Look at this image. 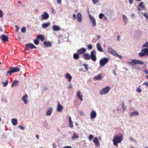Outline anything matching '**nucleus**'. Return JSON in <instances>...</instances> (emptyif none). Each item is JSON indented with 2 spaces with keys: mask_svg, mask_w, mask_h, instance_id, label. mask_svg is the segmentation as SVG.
I'll list each match as a JSON object with an SVG mask.
<instances>
[{
  "mask_svg": "<svg viewBox=\"0 0 148 148\" xmlns=\"http://www.w3.org/2000/svg\"><path fill=\"white\" fill-rule=\"evenodd\" d=\"M123 135L119 133L115 136L112 140L113 144L115 146H118V143H121L123 140Z\"/></svg>",
  "mask_w": 148,
  "mask_h": 148,
  "instance_id": "f257e3e1",
  "label": "nucleus"
},
{
  "mask_svg": "<svg viewBox=\"0 0 148 148\" xmlns=\"http://www.w3.org/2000/svg\"><path fill=\"white\" fill-rule=\"evenodd\" d=\"M132 61L128 62V64L132 66H134L136 64L141 65L144 64V63L143 61L136 59H132Z\"/></svg>",
  "mask_w": 148,
  "mask_h": 148,
  "instance_id": "f03ea898",
  "label": "nucleus"
},
{
  "mask_svg": "<svg viewBox=\"0 0 148 148\" xmlns=\"http://www.w3.org/2000/svg\"><path fill=\"white\" fill-rule=\"evenodd\" d=\"M110 90V87L108 86L101 89L99 91V93L101 95H105L108 94Z\"/></svg>",
  "mask_w": 148,
  "mask_h": 148,
  "instance_id": "7ed1b4c3",
  "label": "nucleus"
},
{
  "mask_svg": "<svg viewBox=\"0 0 148 148\" xmlns=\"http://www.w3.org/2000/svg\"><path fill=\"white\" fill-rule=\"evenodd\" d=\"M108 51L109 53H111L112 55L114 56H115L119 57L120 59L122 58V56H121L119 55L117 52L114 50L112 47H109L108 49Z\"/></svg>",
  "mask_w": 148,
  "mask_h": 148,
  "instance_id": "20e7f679",
  "label": "nucleus"
},
{
  "mask_svg": "<svg viewBox=\"0 0 148 148\" xmlns=\"http://www.w3.org/2000/svg\"><path fill=\"white\" fill-rule=\"evenodd\" d=\"M108 58H104L101 59L99 61V64L101 67H103L106 64L109 62Z\"/></svg>",
  "mask_w": 148,
  "mask_h": 148,
  "instance_id": "39448f33",
  "label": "nucleus"
},
{
  "mask_svg": "<svg viewBox=\"0 0 148 148\" xmlns=\"http://www.w3.org/2000/svg\"><path fill=\"white\" fill-rule=\"evenodd\" d=\"M41 18H40L41 20H47L49 17V14L46 12H45L41 15Z\"/></svg>",
  "mask_w": 148,
  "mask_h": 148,
  "instance_id": "423d86ee",
  "label": "nucleus"
},
{
  "mask_svg": "<svg viewBox=\"0 0 148 148\" xmlns=\"http://www.w3.org/2000/svg\"><path fill=\"white\" fill-rule=\"evenodd\" d=\"M96 51L95 50H93L91 52L90 58L94 62L95 61L97 60L96 56Z\"/></svg>",
  "mask_w": 148,
  "mask_h": 148,
  "instance_id": "0eeeda50",
  "label": "nucleus"
},
{
  "mask_svg": "<svg viewBox=\"0 0 148 148\" xmlns=\"http://www.w3.org/2000/svg\"><path fill=\"white\" fill-rule=\"evenodd\" d=\"M89 16L90 18V21L92 23L93 26L95 27L96 25V20L93 16L89 14Z\"/></svg>",
  "mask_w": 148,
  "mask_h": 148,
  "instance_id": "6e6552de",
  "label": "nucleus"
},
{
  "mask_svg": "<svg viewBox=\"0 0 148 148\" xmlns=\"http://www.w3.org/2000/svg\"><path fill=\"white\" fill-rule=\"evenodd\" d=\"M9 69H11L12 73L19 72L20 71V69L18 67H12L11 66L9 68Z\"/></svg>",
  "mask_w": 148,
  "mask_h": 148,
  "instance_id": "1a4fd4ad",
  "label": "nucleus"
},
{
  "mask_svg": "<svg viewBox=\"0 0 148 148\" xmlns=\"http://www.w3.org/2000/svg\"><path fill=\"white\" fill-rule=\"evenodd\" d=\"M28 98V96L27 94L25 95L22 97V100L25 104H27L28 103L29 101Z\"/></svg>",
  "mask_w": 148,
  "mask_h": 148,
  "instance_id": "9d476101",
  "label": "nucleus"
},
{
  "mask_svg": "<svg viewBox=\"0 0 148 148\" xmlns=\"http://www.w3.org/2000/svg\"><path fill=\"white\" fill-rule=\"evenodd\" d=\"M97 115V114L96 112L92 110L90 114V118L91 119H95Z\"/></svg>",
  "mask_w": 148,
  "mask_h": 148,
  "instance_id": "9b49d317",
  "label": "nucleus"
},
{
  "mask_svg": "<svg viewBox=\"0 0 148 148\" xmlns=\"http://www.w3.org/2000/svg\"><path fill=\"white\" fill-rule=\"evenodd\" d=\"M53 111V108L52 107H50L48 108L47 111L46 115L47 116H50Z\"/></svg>",
  "mask_w": 148,
  "mask_h": 148,
  "instance_id": "f8f14e48",
  "label": "nucleus"
},
{
  "mask_svg": "<svg viewBox=\"0 0 148 148\" xmlns=\"http://www.w3.org/2000/svg\"><path fill=\"white\" fill-rule=\"evenodd\" d=\"M77 21L79 22H81L82 21V16L81 13L80 12L77 13Z\"/></svg>",
  "mask_w": 148,
  "mask_h": 148,
  "instance_id": "ddd939ff",
  "label": "nucleus"
},
{
  "mask_svg": "<svg viewBox=\"0 0 148 148\" xmlns=\"http://www.w3.org/2000/svg\"><path fill=\"white\" fill-rule=\"evenodd\" d=\"M0 37L1 40L3 42H6L8 41V38L7 36L4 34H3Z\"/></svg>",
  "mask_w": 148,
  "mask_h": 148,
  "instance_id": "4468645a",
  "label": "nucleus"
},
{
  "mask_svg": "<svg viewBox=\"0 0 148 148\" xmlns=\"http://www.w3.org/2000/svg\"><path fill=\"white\" fill-rule=\"evenodd\" d=\"M97 51L100 52H103V50L102 48L101 45L99 43H97Z\"/></svg>",
  "mask_w": 148,
  "mask_h": 148,
  "instance_id": "2eb2a0df",
  "label": "nucleus"
},
{
  "mask_svg": "<svg viewBox=\"0 0 148 148\" xmlns=\"http://www.w3.org/2000/svg\"><path fill=\"white\" fill-rule=\"evenodd\" d=\"M26 47L27 48H29L31 49H33L36 48L34 45L31 43H28L25 45Z\"/></svg>",
  "mask_w": 148,
  "mask_h": 148,
  "instance_id": "dca6fc26",
  "label": "nucleus"
},
{
  "mask_svg": "<svg viewBox=\"0 0 148 148\" xmlns=\"http://www.w3.org/2000/svg\"><path fill=\"white\" fill-rule=\"evenodd\" d=\"M103 78L102 75L99 74L93 77V79L95 80H99L102 79Z\"/></svg>",
  "mask_w": 148,
  "mask_h": 148,
  "instance_id": "f3484780",
  "label": "nucleus"
},
{
  "mask_svg": "<svg viewBox=\"0 0 148 148\" xmlns=\"http://www.w3.org/2000/svg\"><path fill=\"white\" fill-rule=\"evenodd\" d=\"M93 142L96 147H99V143L98 138L95 137L93 140Z\"/></svg>",
  "mask_w": 148,
  "mask_h": 148,
  "instance_id": "a211bd4d",
  "label": "nucleus"
},
{
  "mask_svg": "<svg viewBox=\"0 0 148 148\" xmlns=\"http://www.w3.org/2000/svg\"><path fill=\"white\" fill-rule=\"evenodd\" d=\"M63 109V107L60 104V103L59 102L57 108V111L58 112H60L62 111Z\"/></svg>",
  "mask_w": 148,
  "mask_h": 148,
  "instance_id": "6ab92c4d",
  "label": "nucleus"
},
{
  "mask_svg": "<svg viewBox=\"0 0 148 148\" xmlns=\"http://www.w3.org/2000/svg\"><path fill=\"white\" fill-rule=\"evenodd\" d=\"M84 58L86 60H90L91 58H90V55L88 53L84 54Z\"/></svg>",
  "mask_w": 148,
  "mask_h": 148,
  "instance_id": "aec40b11",
  "label": "nucleus"
},
{
  "mask_svg": "<svg viewBox=\"0 0 148 148\" xmlns=\"http://www.w3.org/2000/svg\"><path fill=\"white\" fill-rule=\"evenodd\" d=\"M86 49L84 48H82L81 49H79L77 51V53L79 54H81L85 52L86 51Z\"/></svg>",
  "mask_w": 148,
  "mask_h": 148,
  "instance_id": "412c9836",
  "label": "nucleus"
},
{
  "mask_svg": "<svg viewBox=\"0 0 148 148\" xmlns=\"http://www.w3.org/2000/svg\"><path fill=\"white\" fill-rule=\"evenodd\" d=\"M44 44L45 46V47H51L52 46V45L51 44V43L49 41H45L44 42Z\"/></svg>",
  "mask_w": 148,
  "mask_h": 148,
  "instance_id": "4be33fe9",
  "label": "nucleus"
},
{
  "mask_svg": "<svg viewBox=\"0 0 148 148\" xmlns=\"http://www.w3.org/2000/svg\"><path fill=\"white\" fill-rule=\"evenodd\" d=\"M123 22L125 25L127 24L128 22V18L127 16L125 15H123Z\"/></svg>",
  "mask_w": 148,
  "mask_h": 148,
  "instance_id": "5701e85b",
  "label": "nucleus"
},
{
  "mask_svg": "<svg viewBox=\"0 0 148 148\" xmlns=\"http://www.w3.org/2000/svg\"><path fill=\"white\" fill-rule=\"evenodd\" d=\"M19 81L17 80H14L11 84V87H16L18 85Z\"/></svg>",
  "mask_w": 148,
  "mask_h": 148,
  "instance_id": "b1692460",
  "label": "nucleus"
},
{
  "mask_svg": "<svg viewBox=\"0 0 148 148\" xmlns=\"http://www.w3.org/2000/svg\"><path fill=\"white\" fill-rule=\"evenodd\" d=\"M139 115V113L137 111H134L132 112L130 115V116L132 117L135 116H138Z\"/></svg>",
  "mask_w": 148,
  "mask_h": 148,
  "instance_id": "393cba45",
  "label": "nucleus"
},
{
  "mask_svg": "<svg viewBox=\"0 0 148 148\" xmlns=\"http://www.w3.org/2000/svg\"><path fill=\"white\" fill-rule=\"evenodd\" d=\"M69 126L71 128H73V122L71 120V118L70 116L69 117Z\"/></svg>",
  "mask_w": 148,
  "mask_h": 148,
  "instance_id": "a878e982",
  "label": "nucleus"
},
{
  "mask_svg": "<svg viewBox=\"0 0 148 148\" xmlns=\"http://www.w3.org/2000/svg\"><path fill=\"white\" fill-rule=\"evenodd\" d=\"M54 31H58L60 30V27L57 25H54L52 27Z\"/></svg>",
  "mask_w": 148,
  "mask_h": 148,
  "instance_id": "bb28decb",
  "label": "nucleus"
},
{
  "mask_svg": "<svg viewBox=\"0 0 148 148\" xmlns=\"http://www.w3.org/2000/svg\"><path fill=\"white\" fill-rule=\"evenodd\" d=\"M17 120L16 119H13L11 121V123L13 125L15 126L17 123Z\"/></svg>",
  "mask_w": 148,
  "mask_h": 148,
  "instance_id": "cd10ccee",
  "label": "nucleus"
},
{
  "mask_svg": "<svg viewBox=\"0 0 148 148\" xmlns=\"http://www.w3.org/2000/svg\"><path fill=\"white\" fill-rule=\"evenodd\" d=\"M50 23L48 22L47 23H45L42 24V27L44 28L47 27L50 25Z\"/></svg>",
  "mask_w": 148,
  "mask_h": 148,
  "instance_id": "c85d7f7f",
  "label": "nucleus"
},
{
  "mask_svg": "<svg viewBox=\"0 0 148 148\" xmlns=\"http://www.w3.org/2000/svg\"><path fill=\"white\" fill-rule=\"evenodd\" d=\"M141 52H144L145 55L148 56V49L147 48H145L142 49L141 50Z\"/></svg>",
  "mask_w": 148,
  "mask_h": 148,
  "instance_id": "c756f323",
  "label": "nucleus"
},
{
  "mask_svg": "<svg viewBox=\"0 0 148 148\" xmlns=\"http://www.w3.org/2000/svg\"><path fill=\"white\" fill-rule=\"evenodd\" d=\"M66 77L69 80V82H70L72 79V77L68 73H66Z\"/></svg>",
  "mask_w": 148,
  "mask_h": 148,
  "instance_id": "7c9ffc66",
  "label": "nucleus"
},
{
  "mask_svg": "<svg viewBox=\"0 0 148 148\" xmlns=\"http://www.w3.org/2000/svg\"><path fill=\"white\" fill-rule=\"evenodd\" d=\"M37 38L43 41L44 40V36L43 35L40 34L37 36Z\"/></svg>",
  "mask_w": 148,
  "mask_h": 148,
  "instance_id": "2f4dec72",
  "label": "nucleus"
},
{
  "mask_svg": "<svg viewBox=\"0 0 148 148\" xmlns=\"http://www.w3.org/2000/svg\"><path fill=\"white\" fill-rule=\"evenodd\" d=\"M79 138V137L77 136L75 133H73V135L72 137V139L73 140H75V139H77V138Z\"/></svg>",
  "mask_w": 148,
  "mask_h": 148,
  "instance_id": "473e14b6",
  "label": "nucleus"
},
{
  "mask_svg": "<svg viewBox=\"0 0 148 148\" xmlns=\"http://www.w3.org/2000/svg\"><path fill=\"white\" fill-rule=\"evenodd\" d=\"M73 58L75 59H78L79 58V54L77 53H75L74 54L73 56Z\"/></svg>",
  "mask_w": 148,
  "mask_h": 148,
  "instance_id": "72a5a7b5",
  "label": "nucleus"
},
{
  "mask_svg": "<svg viewBox=\"0 0 148 148\" xmlns=\"http://www.w3.org/2000/svg\"><path fill=\"white\" fill-rule=\"evenodd\" d=\"M8 80L7 79L5 82H3L2 84H3V86L5 87L8 84Z\"/></svg>",
  "mask_w": 148,
  "mask_h": 148,
  "instance_id": "f704fd0d",
  "label": "nucleus"
},
{
  "mask_svg": "<svg viewBox=\"0 0 148 148\" xmlns=\"http://www.w3.org/2000/svg\"><path fill=\"white\" fill-rule=\"evenodd\" d=\"M81 92L80 90H78L77 93V95L78 98H80L81 96H83L82 95H81Z\"/></svg>",
  "mask_w": 148,
  "mask_h": 148,
  "instance_id": "c9c22d12",
  "label": "nucleus"
},
{
  "mask_svg": "<svg viewBox=\"0 0 148 148\" xmlns=\"http://www.w3.org/2000/svg\"><path fill=\"white\" fill-rule=\"evenodd\" d=\"M144 3L143 2H141L138 5V6L141 7L142 8H143L144 10L145 9V7L143 5Z\"/></svg>",
  "mask_w": 148,
  "mask_h": 148,
  "instance_id": "e433bc0d",
  "label": "nucleus"
},
{
  "mask_svg": "<svg viewBox=\"0 0 148 148\" xmlns=\"http://www.w3.org/2000/svg\"><path fill=\"white\" fill-rule=\"evenodd\" d=\"M26 28L25 27H23L21 29V31L22 33H24L26 32Z\"/></svg>",
  "mask_w": 148,
  "mask_h": 148,
  "instance_id": "4c0bfd02",
  "label": "nucleus"
},
{
  "mask_svg": "<svg viewBox=\"0 0 148 148\" xmlns=\"http://www.w3.org/2000/svg\"><path fill=\"white\" fill-rule=\"evenodd\" d=\"M145 55L144 52H141L139 53V56L140 57H143Z\"/></svg>",
  "mask_w": 148,
  "mask_h": 148,
  "instance_id": "58836bf2",
  "label": "nucleus"
},
{
  "mask_svg": "<svg viewBox=\"0 0 148 148\" xmlns=\"http://www.w3.org/2000/svg\"><path fill=\"white\" fill-rule=\"evenodd\" d=\"M78 112L82 116H84V115L85 114L83 111L79 110H78Z\"/></svg>",
  "mask_w": 148,
  "mask_h": 148,
  "instance_id": "ea45409f",
  "label": "nucleus"
},
{
  "mask_svg": "<svg viewBox=\"0 0 148 148\" xmlns=\"http://www.w3.org/2000/svg\"><path fill=\"white\" fill-rule=\"evenodd\" d=\"M83 65L84 66L85 68L86 71H88V65L86 64H83Z\"/></svg>",
  "mask_w": 148,
  "mask_h": 148,
  "instance_id": "a19ab883",
  "label": "nucleus"
},
{
  "mask_svg": "<svg viewBox=\"0 0 148 148\" xmlns=\"http://www.w3.org/2000/svg\"><path fill=\"white\" fill-rule=\"evenodd\" d=\"M122 105L123 111H125V109H126V107L125 106V104L124 103H122Z\"/></svg>",
  "mask_w": 148,
  "mask_h": 148,
  "instance_id": "79ce46f5",
  "label": "nucleus"
},
{
  "mask_svg": "<svg viewBox=\"0 0 148 148\" xmlns=\"http://www.w3.org/2000/svg\"><path fill=\"white\" fill-rule=\"evenodd\" d=\"M142 14H143L144 16L147 19H148V14L147 13H142Z\"/></svg>",
  "mask_w": 148,
  "mask_h": 148,
  "instance_id": "37998d69",
  "label": "nucleus"
},
{
  "mask_svg": "<svg viewBox=\"0 0 148 148\" xmlns=\"http://www.w3.org/2000/svg\"><path fill=\"white\" fill-rule=\"evenodd\" d=\"M93 137L94 136L93 135H90L89 136L88 139L90 140L91 141L92 140Z\"/></svg>",
  "mask_w": 148,
  "mask_h": 148,
  "instance_id": "c03bdc74",
  "label": "nucleus"
},
{
  "mask_svg": "<svg viewBox=\"0 0 148 148\" xmlns=\"http://www.w3.org/2000/svg\"><path fill=\"white\" fill-rule=\"evenodd\" d=\"M92 3L95 4H96L99 2V0H92Z\"/></svg>",
  "mask_w": 148,
  "mask_h": 148,
  "instance_id": "a18cd8bd",
  "label": "nucleus"
},
{
  "mask_svg": "<svg viewBox=\"0 0 148 148\" xmlns=\"http://www.w3.org/2000/svg\"><path fill=\"white\" fill-rule=\"evenodd\" d=\"M136 91L138 93H140L142 91L141 89L139 88H137L136 89Z\"/></svg>",
  "mask_w": 148,
  "mask_h": 148,
  "instance_id": "49530a36",
  "label": "nucleus"
},
{
  "mask_svg": "<svg viewBox=\"0 0 148 148\" xmlns=\"http://www.w3.org/2000/svg\"><path fill=\"white\" fill-rule=\"evenodd\" d=\"M34 42L36 45H38L39 43V41L38 40L36 39L34 40Z\"/></svg>",
  "mask_w": 148,
  "mask_h": 148,
  "instance_id": "de8ad7c7",
  "label": "nucleus"
},
{
  "mask_svg": "<svg viewBox=\"0 0 148 148\" xmlns=\"http://www.w3.org/2000/svg\"><path fill=\"white\" fill-rule=\"evenodd\" d=\"M143 47H148V42H147L145 44H144L143 45Z\"/></svg>",
  "mask_w": 148,
  "mask_h": 148,
  "instance_id": "09e8293b",
  "label": "nucleus"
},
{
  "mask_svg": "<svg viewBox=\"0 0 148 148\" xmlns=\"http://www.w3.org/2000/svg\"><path fill=\"white\" fill-rule=\"evenodd\" d=\"M104 16V14L102 13L100 14L99 15V17L100 19H102Z\"/></svg>",
  "mask_w": 148,
  "mask_h": 148,
  "instance_id": "8fccbe9b",
  "label": "nucleus"
},
{
  "mask_svg": "<svg viewBox=\"0 0 148 148\" xmlns=\"http://www.w3.org/2000/svg\"><path fill=\"white\" fill-rule=\"evenodd\" d=\"M9 70L7 72V73L9 74L10 75H11L13 73L11 69H9Z\"/></svg>",
  "mask_w": 148,
  "mask_h": 148,
  "instance_id": "3c124183",
  "label": "nucleus"
},
{
  "mask_svg": "<svg viewBox=\"0 0 148 148\" xmlns=\"http://www.w3.org/2000/svg\"><path fill=\"white\" fill-rule=\"evenodd\" d=\"M19 128L21 129L22 130H24L25 129L24 127L22 125H20L18 126Z\"/></svg>",
  "mask_w": 148,
  "mask_h": 148,
  "instance_id": "603ef678",
  "label": "nucleus"
},
{
  "mask_svg": "<svg viewBox=\"0 0 148 148\" xmlns=\"http://www.w3.org/2000/svg\"><path fill=\"white\" fill-rule=\"evenodd\" d=\"M3 16V12L2 11L0 10V17H2Z\"/></svg>",
  "mask_w": 148,
  "mask_h": 148,
  "instance_id": "864d4df0",
  "label": "nucleus"
},
{
  "mask_svg": "<svg viewBox=\"0 0 148 148\" xmlns=\"http://www.w3.org/2000/svg\"><path fill=\"white\" fill-rule=\"evenodd\" d=\"M88 48L89 49H92V45L91 44H89V45H88Z\"/></svg>",
  "mask_w": 148,
  "mask_h": 148,
  "instance_id": "5fc2aeb1",
  "label": "nucleus"
},
{
  "mask_svg": "<svg viewBox=\"0 0 148 148\" xmlns=\"http://www.w3.org/2000/svg\"><path fill=\"white\" fill-rule=\"evenodd\" d=\"M16 31L17 32H18V30L19 29L18 26L17 25H15Z\"/></svg>",
  "mask_w": 148,
  "mask_h": 148,
  "instance_id": "6e6d98bb",
  "label": "nucleus"
},
{
  "mask_svg": "<svg viewBox=\"0 0 148 148\" xmlns=\"http://www.w3.org/2000/svg\"><path fill=\"white\" fill-rule=\"evenodd\" d=\"M73 19H76L77 18L76 15L75 14H73Z\"/></svg>",
  "mask_w": 148,
  "mask_h": 148,
  "instance_id": "4d7b16f0",
  "label": "nucleus"
},
{
  "mask_svg": "<svg viewBox=\"0 0 148 148\" xmlns=\"http://www.w3.org/2000/svg\"><path fill=\"white\" fill-rule=\"evenodd\" d=\"M57 3L59 4H60L62 3V0H57Z\"/></svg>",
  "mask_w": 148,
  "mask_h": 148,
  "instance_id": "13d9d810",
  "label": "nucleus"
},
{
  "mask_svg": "<svg viewBox=\"0 0 148 148\" xmlns=\"http://www.w3.org/2000/svg\"><path fill=\"white\" fill-rule=\"evenodd\" d=\"M52 147L53 148H56L57 147L56 144L54 143L53 144Z\"/></svg>",
  "mask_w": 148,
  "mask_h": 148,
  "instance_id": "bf43d9fd",
  "label": "nucleus"
},
{
  "mask_svg": "<svg viewBox=\"0 0 148 148\" xmlns=\"http://www.w3.org/2000/svg\"><path fill=\"white\" fill-rule=\"evenodd\" d=\"M143 84L148 87V83H147V82H145L143 83Z\"/></svg>",
  "mask_w": 148,
  "mask_h": 148,
  "instance_id": "052dcab7",
  "label": "nucleus"
},
{
  "mask_svg": "<svg viewBox=\"0 0 148 148\" xmlns=\"http://www.w3.org/2000/svg\"><path fill=\"white\" fill-rule=\"evenodd\" d=\"M3 101H4L5 103H7L8 101L6 99H5L2 100Z\"/></svg>",
  "mask_w": 148,
  "mask_h": 148,
  "instance_id": "680f3d73",
  "label": "nucleus"
},
{
  "mask_svg": "<svg viewBox=\"0 0 148 148\" xmlns=\"http://www.w3.org/2000/svg\"><path fill=\"white\" fill-rule=\"evenodd\" d=\"M129 139L131 141H135V140H134V138L132 137H130Z\"/></svg>",
  "mask_w": 148,
  "mask_h": 148,
  "instance_id": "e2e57ef3",
  "label": "nucleus"
},
{
  "mask_svg": "<svg viewBox=\"0 0 148 148\" xmlns=\"http://www.w3.org/2000/svg\"><path fill=\"white\" fill-rule=\"evenodd\" d=\"M120 38H121V36H119V35H118V36H117V41H119L120 39Z\"/></svg>",
  "mask_w": 148,
  "mask_h": 148,
  "instance_id": "0e129e2a",
  "label": "nucleus"
},
{
  "mask_svg": "<svg viewBox=\"0 0 148 148\" xmlns=\"http://www.w3.org/2000/svg\"><path fill=\"white\" fill-rule=\"evenodd\" d=\"M143 71L146 74H148V70H144Z\"/></svg>",
  "mask_w": 148,
  "mask_h": 148,
  "instance_id": "69168bd1",
  "label": "nucleus"
},
{
  "mask_svg": "<svg viewBox=\"0 0 148 148\" xmlns=\"http://www.w3.org/2000/svg\"><path fill=\"white\" fill-rule=\"evenodd\" d=\"M133 0H129V3L131 4H132L133 3Z\"/></svg>",
  "mask_w": 148,
  "mask_h": 148,
  "instance_id": "338daca9",
  "label": "nucleus"
},
{
  "mask_svg": "<svg viewBox=\"0 0 148 148\" xmlns=\"http://www.w3.org/2000/svg\"><path fill=\"white\" fill-rule=\"evenodd\" d=\"M63 148H72V147L71 146H66L64 147Z\"/></svg>",
  "mask_w": 148,
  "mask_h": 148,
  "instance_id": "774afa93",
  "label": "nucleus"
}]
</instances>
